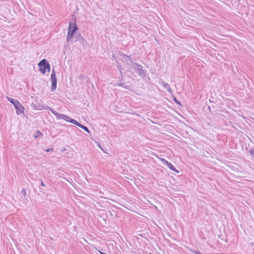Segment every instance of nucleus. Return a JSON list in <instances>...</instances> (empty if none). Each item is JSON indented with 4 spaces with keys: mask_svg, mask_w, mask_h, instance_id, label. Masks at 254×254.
Instances as JSON below:
<instances>
[{
    "mask_svg": "<svg viewBox=\"0 0 254 254\" xmlns=\"http://www.w3.org/2000/svg\"><path fill=\"white\" fill-rule=\"evenodd\" d=\"M51 78L52 83V89L53 90H55L56 88V84H57V78H56V76L55 71H53L52 74H51Z\"/></svg>",
    "mask_w": 254,
    "mask_h": 254,
    "instance_id": "20e7f679",
    "label": "nucleus"
},
{
    "mask_svg": "<svg viewBox=\"0 0 254 254\" xmlns=\"http://www.w3.org/2000/svg\"><path fill=\"white\" fill-rule=\"evenodd\" d=\"M41 186H42L43 187H45V185H44V184L43 183V182H41Z\"/></svg>",
    "mask_w": 254,
    "mask_h": 254,
    "instance_id": "ddd939ff",
    "label": "nucleus"
},
{
    "mask_svg": "<svg viewBox=\"0 0 254 254\" xmlns=\"http://www.w3.org/2000/svg\"><path fill=\"white\" fill-rule=\"evenodd\" d=\"M78 127H80L81 128H83V129H84L85 131H86L87 132H89V130L87 128V127L82 125H78Z\"/></svg>",
    "mask_w": 254,
    "mask_h": 254,
    "instance_id": "423d86ee",
    "label": "nucleus"
},
{
    "mask_svg": "<svg viewBox=\"0 0 254 254\" xmlns=\"http://www.w3.org/2000/svg\"><path fill=\"white\" fill-rule=\"evenodd\" d=\"M150 254H152L150 253Z\"/></svg>",
    "mask_w": 254,
    "mask_h": 254,
    "instance_id": "2eb2a0df",
    "label": "nucleus"
},
{
    "mask_svg": "<svg viewBox=\"0 0 254 254\" xmlns=\"http://www.w3.org/2000/svg\"><path fill=\"white\" fill-rule=\"evenodd\" d=\"M156 157H157L159 160H160L161 161H162L163 162H164V163H165L166 164H167L168 163V161H167L166 160L163 159V158H160V157H159L157 155L156 156Z\"/></svg>",
    "mask_w": 254,
    "mask_h": 254,
    "instance_id": "0eeeda50",
    "label": "nucleus"
},
{
    "mask_svg": "<svg viewBox=\"0 0 254 254\" xmlns=\"http://www.w3.org/2000/svg\"><path fill=\"white\" fill-rule=\"evenodd\" d=\"M63 119L64 120H65V121L69 122H70V121L71 120V119H70L69 117H68L66 116H64Z\"/></svg>",
    "mask_w": 254,
    "mask_h": 254,
    "instance_id": "9d476101",
    "label": "nucleus"
},
{
    "mask_svg": "<svg viewBox=\"0 0 254 254\" xmlns=\"http://www.w3.org/2000/svg\"><path fill=\"white\" fill-rule=\"evenodd\" d=\"M174 100L175 102L177 104H179V105H181V103H180L179 101H178L176 98H174Z\"/></svg>",
    "mask_w": 254,
    "mask_h": 254,
    "instance_id": "9b49d317",
    "label": "nucleus"
},
{
    "mask_svg": "<svg viewBox=\"0 0 254 254\" xmlns=\"http://www.w3.org/2000/svg\"><path fill=\"white\" fill-rule=\"evenodd\" d=\"M78 28L75 22L70 23L68 28V33L66 36V40L67 41H70L75 33V31L77 30Z\"/></svg>",
    "mask_w": 254,
    "mask_h": 254,
    "instance_id": "f257e3e1",
    "label": "nucleus"
},
{
    "mask_svg": "<svg viewBox=\"0 0 254 254\" xmlns=\"http://www.w3.org/2000/svg\"><path fill=\"white\" fill-rule=\"evenodd\" d=\"M198 254H200V253H198Z\"/></svg>",
    "mask_w": 254,
    "mask_h": 254,
    "instance_id": "4468645a",
    "label": "nucleus"
},
{
    "mask_svg": "<svg viewBox=\"0 0 254 254\" xmlns=\"http://www.w3.org/2000/svg\"><path fill=\"white\" fill-rule=\"evenodd\" d=\"M8 100L11 102L16 109V113L18 115L23 113L24 108L16 100H14L11 98H7Z\"/></svg>",
    "mask_w": 254,
    "mask_h": 254,
    "instance_id": "f03ea898",
    "label": "nucleus"
},
{
    "mask_svg": "<svg viewBox=\"0 0 254 254\" xmlns=\"http://www.w3.org/2000/svg\"><path fill=\"white\" fill-rule=\"evenodd\" d=\"M41 135H42V133H41V132L39 130H37L36 131V134L34 136V137L37 138V137Z\"/></svg>",
    "mask_w": 254,
    "mask_h": 254,
    "instance_id": "1a4fd4ad",
    "label": "nucleus"
},
{
    "mask_svg": "<svg viewBox=\"0 0 254 254\" xmlns=\"http://www.w3.org/2000/svg\"><path fill=\"white\" fill-rule=\"evenodd\" d=\"M167 165V166L169 167V168L174 171V172H176L177 173H179V171L177 170L173 166V165L171 163H169V162H168V163L166 164Z\"/></svg>",
    "mask_w": 254,
    "mask_h": 254,
    "instance_id": "39448f33",
    "label": "nucleus"
},
{
    "mask_svg": "<svg viewBox=\"0 0 254 254\" xmlns=\"http://www.w3.org/2000/svg\"><path fill=\"white\" fill-rule=\"evenodd\" d=\"M53 150H54V149H53V148H50V149H46V151L47 152H49V151H53Z\"/></svg>",
    "mask_w": 254,
    "mask_h": 254,
    "instance_id": "f8f14e48",
    "label": "nucleus"
},
{
    "mask_svg": "<svg viewBox=\"0 0 254 254\" xmlns=\"http://www.w3.org/2000/svg\"><path fill=\"white\" fill-rule=\"evenodd\" d=\"M70 122L72 123V124H74V125H77V126H78L79 125H80L79 123H78L76 121L74 120H73V119H71L70 121Z\"/></svg>",
    "mask_w": 254,
    "mask_h": 254,
    "instance_id": "6e6552de",
    "label": "nucleus"
},
{
    "mask_svg": "<svg viewBox=\"0 0 254 254\" xmlns=\"http://www.w3.org/2000/svg\"><path fill=\"white\" fill-rule=\"evenodd\" d=\"M38 65L39 70L42 73H45L46 69H48L49 71L50 70V66L45 59L41 61L38 64Z\"/></svg>",
    "mask_w": 254,
    "mask_h": 254,
    "instance_id": "7ed1b4c3",
    "label": "nucleus"
}]
</instances>
